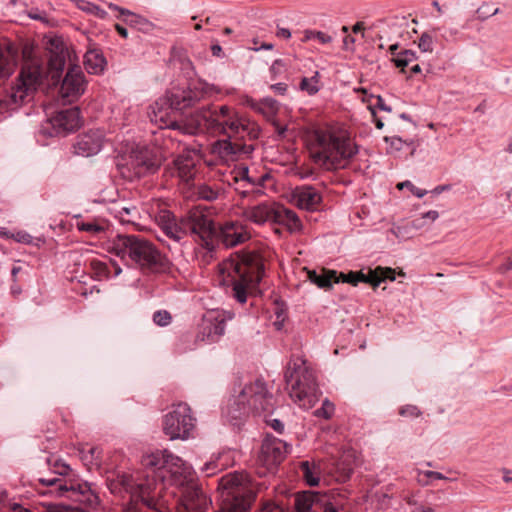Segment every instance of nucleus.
Listing matches in <instances>:
<instances>
[{"label": "nucleus", "instance_id": "nucleus-1", "mask_svg": "<svg viewBox=\"0 0 512 512\" xmlns=\"http://www.w3.org/2000/svg\"><path fill=\"white\" fill-rule=\"evenodd\" d=\"M144 470L136 477L119 473L107 479V486L114 494L123 491L135 501H141L149 509L163 512V492L168 486L181 487V501L186 510L205 512L209 501L203 490L190 478L183 460L168 450L157 451L142 459Z\"/></svg>", "mask_w": 512, "mask_h": 512}, {"label": "nucleus", "instance_id": "nucleus-2", "mask_svg": "<svg viewBox=\"0 0 512 512\" xmlns=\"http://www.w3.org/2000/svg\"><path fill=\"white\" fill-rule=\"evenodd\" d=\"M46 50L47 67L43 66L41 60L31 58L23 51L24 62L19 75L13 85L0 94V116L22 105L41 85L45 76H49L54 85L60 82L69 56L68 48L62 37L53 36L47 40Z\"/></svg>", "mask_w": 512, "mask_h": 512}, {"label": "nucleus", "instance_id": "nucleus-3", "mask_svg": "<svg viewBox=\"0 0 512 512\" xmlns=\"http://www.w3.org/2000/svg\"><path fill=\"white\" fill-rule=\"evenodd\" d=\"M187 133L197 134L208 132L211 134L227 135L232 137H249L257 139L260 127L253 121L240 115L234 108L223 105L219 109L211 105L202 107L191 116Z\"/></svg>", "mask_w": 512, "mask_h": 512}, {"label": "nucleus", "instance_id": "nucleus-4", "mask_svg": "<svg viewBox=\"0 0 512 512\" xmlns=\"http://www.w3.org/2000/svg\"><path fill=\"white\" fill-rule=\"evenodd\" d=\"M309 145L315 163L327 170L343 169L351 162L350 133L340 125L314 130Z\"/></svg>", "mask_w": 512, "mask_h": 512}, {"label": "nucleus", "instance_id": "nucleus-5", "mask_svg": "<svg viewBox=\"0 0 512 512\" xmlns=\"http://www.w3.org/2000/svg\"><path fill=\"white\" fill-rule=\"evenodd\" d=\"M46 462L52 473L62 476V478H38L39 484L47 488L46 490H39L40 493L67 498L74 502L83 503L88 507H95L99 504V497L92 491L90 484L73 474L72 469L65 461L51 455L47 457Z\"/></svg>", "mask_w": 512, "mask_h": 512}, {"label": "nucleus", "instance_id": "nucleus-6", "mask_svg": "<svg viewBox=\"0 0 512 512\" xmlns=\"http://www.w3.org/2000/svg\"><path fill=\"white\" fill-rule=\"evenodd\" d=\"M223 280L232 286L233 297L246 303L248 293L255 289L264 275V264L256 252L237 253L220 265Z\"/></svg>", "mask_w": 512, "mask_h": 512}, {"label": "nucleus", "instance_id": "nucleus-7", "mask_svg": "<svg viewBox=\"0 0 512 512\" xmlns=\"http://www.w3.org/2000/svg\"><path fill=\"white\" fill-rule=\"evenodd\" d=\"M111 251L124 261L154 272H164L170 265L151 241L139 235L118 234L112 241Z\"/></svg>", "mask_w": 512, "mask_h": 512}, {"label": "nucleus", "instance_id": "nucleus-8", "mask_svg": "<svg viewBox=\"0 0 512 512\" xmlns=\"http://www.w3.org/2000/svg\"><path fill=\"white\" fill-rule=\"evenodd\" d=\"M214 92L215 87L203 81H196L184 90L171 91L163 103H155L151 121L159 123L161 128L178 129L180 124L173 117V112L192 107L200 100L211 96Z\"/></svg>", "mask_w": 512, "mask_h": 512}, {"label": "nucleus", "instance_id": "nucleus-9", "mask_svg": "<svg viewBox=\"0 0 512 512\" xmlns=\"http://www.w3.org/2000/svg\"><path fill=\"white\" fill-rule=\"evenodd\" d=\"M285 382L289 395L300 407L311 408L319 400L321 391L318 387L314 370L301 357L290 359L285 373Z\"/></svg>", "mask_w": 512, "mask_h": 512}, {"label": "nucleus", "instance_id": "nucleus-10", "mask_svg": "<svg viewBox=\"0 0 512 512\" xmlns=\"http://www.w3.org/2000/svg\"><path fill=\"white\" fill-rule=\"evenodd\" d=\"M274 408L273 394L267 389L262 379L246 384L241 392L227 407V417L233 424H238L250 414L260 415L271 412Z\"/></svg>", "mask_w": 512, "mask_h": 512}, {"label": "nucleus", "instance_id": "nucleus-11", "mask_svg": "<svg viewBox=\"0 0 512 512\" xmlns=\"http://www.w3.org/2000/svg\"><path fill=\"white\" fill-rule=\"evenodd\" d=\"M196 419L186 403L173 405L172 411L163 418V432L171 440L187 439L195 427Z\"/></svg>", "mask_w": 512, "mask_h": 512}, {"label": "nucleus", "instance_id": "nucleus-12", "mask_svg": "<svg viewBox=\"0 0 512 512\" xmlns=\"http://www.w3.org/2000/svg\"><path fill=\"white\" fill-rule=\"evenodd\" d=\"M161 158L147 147L132 149L126 167L137 178L155 173L161 166Z\"/></svg>", "mask_w": 512, "mask_h": 512}, {"label": "nucleus", "instance_id": "nucleus-13", "mask_svg": "<svg viewBox=\"0 0 512 512\" xmlns=\"http://www.w3.org/2000/svg\"><path fill=\"white\" fill-rule=\"evenodd\" d=\"M289 451L288 443L267 434L263 439L258 461L269 471H273L286 458Z\"/></svg>", "mask_w": 512, "mask_h": 512}, {"label": "nucleus", "instance_id": "nucleus-14", "mask_svg": "<svg viewBox=\"0 0 512 512\" xmlns=\"http://www.w3.org/2000/svg\"><path fill=\"white\" fill-rule=\"evenodd\" d=\"M185 223L186 233H191L198 236L202 246L205 247L208 251H213V237L216 234L213 221L202 213L193 212L185 218Z\"/></svg>", "mask_w": 512, "mask_h": 512}, {"label": "nucleus", "instance_id": "nucleus-15", "mask_svg": "<svg viewBox=\"0 0 512 512\" xmlns=\"http://www.w3.org/2000/svg\"><path fill=\"white\" fill-rule=\"evenodd\" d=\"M226 318L224 313L211 311L206 313L199 325L196 342H217L225 333Z\"/></svg>", "mask_w": 512, "mask_h": 512}, {"label": "nucleus", "instance_id": "nucleus-16", "mask_svg": "<svg viewBox=\"0 0 512 512\" xmlns=\"http://www.w3.org/2000/svg\"><path fill=\"white\" fill-rule=\"evenodd\" d=\"M84 90L85 80L81 67L78 65H71L61 83V97L66 99L68 102H73L84 93Z\"/></svg>", "mask_w": 512, "mask_h": 512}, {"label": "nucleus", "instance_id": "nucleus-17", "mask_svg": "<svg viewBox=\"0 0 512 512\" xmlns=\"http://www.w3.org/2000/svg\"><path fill=\"white\" fill-rule=\"evenodd\" d=\"M49 123L53 130L51 135H66L80 127V110L78 107H71L58 111L49 119Z\"/></svg>", "mask_w": 512, "mask_h": 512}, {"label": "nucleus", "instance_id": "nucleus-18", "mask_svg": "<svg viewBox=\"0 0 512 512\" xmlns=\"http://www.w3.org/2000/svg\"><path fill=\"white\" fill-rule=\"evenodd\" d=\"M156 222L163 234L175 243H179L187 235L185 218L177 220L168 210L161 211L156 216Z\"/></svg>", "mask_w": 512, "mask_h": 512}, {"label": "nucleus", "instance_id": "nucleus-19", "mask_svg": "<svg viewBox=\"0 0 512 512\" xmlns=\"http://www.w3.org/2000/svg\"><path fill=\"white\" fill-rule=\"evenodd\" d=\"M231 138L217 140L212 144V153L224 161H235L243 155H250L254 150L252 145L231 142Z\"/></svg>", "mask_w": 512, "mask_h": 512}, {"label": "nucleus", "instance_id": "nucleus-20", "mask_svg": "<svg viewBox=\"0 0 512 512\" xmlns=\"http://www.w3.org/2000/svg\"><path fill=\"white\" fill-rule=\"evenodd\" d=\"M103 133L99 130H90L79 134L73 145L74 152L83 157L97 154L103 145Z\"/></svg>", "mask_w": 512, "mask_h": 512}, {"label": "nucleus", "instance_id": "nucleus-21", "mask_svg": "<svg viewBox=\"0 0 512 512\" xmlns=\"http://www.w3.org/2000/svg\"><path fill=\"white\" fill-rule=\"evenodd\" d=\"M219 241L227 248L235 247L251 237L247 228L239 222H226L220 229Z\"/></svg>", "mask_w": 512, "mask_h": 512}, {"label": "nucleus", "instance_id": "nucleus-22", "mask_svg": "<svg viewBox=\"0 0 512 512\" xmlns=\"http://www.w3.org/2000/svg\"><path fill=\"white\" fill-rule=\"evenodd\" d=\"M386 280H395V270L389 267H376L375 269H368L366 272L361 270L354 272V286L358 282H364L372 285L374 288L380 285L381 282Z\"/></svg>", "mask_w": 512, "mask_h": 512}, {"label": "nucleus", "instance_id": "nucleus-23", "mask_svg": "<svg viewBox=\"0 0 512 512\" xmlns=\"http://www.w3.org/2000/svg\"><path fill=\"white\" fill-rule=\"evenodd\" d=\"M18 61V49L6 39L0 40V78L9 77Z\"/></svg>", "mask_w": 512, "mask_h": 512}, {"label": "nucleus", "instance_id": "nucleus-24", "mask_svg": "<svg viewBox=\"0 0 512 512\" xmlns=\"http://www.w3.org/2000/svg\"><path fill=\"white\" fill-rule=\"evenodd\" d=\"M309 279L319 288L327 289L330 288L333 283L342 282L352 284V271L348 273H337L334 270H324L321 274H318L316 271H311L309 272Z\"/></svg>", "mask_w": 512, "mask_h": 512}, {"label": "nucleus", "instance_id": "nucleus-25", "mask_svg": "<svg viewBox=\"0 0 512 512\" xmlns=\"http://www.w3.org/2000/svg\"><path fill=\"white\" fill-rule=\"evenodd\" d=\"M293 197L297 206L305 210H315L322 200L319 192L311 186H303L297 189Z\"/></svg>", "mask_w": 512, "mask_h": 512}, {"label": "nucleus", "instance_id": "nucleus-26", "mask_svg": "<svg viewBox=\"0 0 512 512\" xmlns=\"http://www.w3.org/2000/svg\"><path fill=\"white\" fill-rule=\"evenodd\" d=\"M273 215L274 218L272 222L286 226L290 232H297L302 228L301 221L296 212L283 205H277Z\"/></svg>", "mask_w": 512, "mask_h": 512}, {"label": "nucleus", "instance_id": "nucleus-27", "mask_svg": "<svg viewBox=\"0 0 512 512\" xmlns=\"http://www.w3.org/2000/svg\"><path fill=\"white\" fill-rule=\"evenodd\" d=\"M109 8L112 10H117L120 12L122 16H125L124 21L129 24L131 27L136 28L139 31L147 33L152 30L153 23L143 16L137 15L125 8H121L115 4L110 3Z\"/></svg>", "mask_w": 512, "mask_h": 512}, {"label": "nucleus", "instance_id": "nucleus-28", "mask_svg": "<svg viewBox=\"0 0 512 512\" xmlns=\"http://www.w3.org/2000/svg\"><path fill=\"white\" fill-rule=\"evenodd\" d=\"M107 65L106 59L99 49H89L84 55V66L89 74H101Z\"/></svg>", "mask_w": 512, "mask_h": 512}, {"label": "nucleus", "instance_id": "nucleus-29", "mask_svg": "<svg viewBox=\"0 0 512 512\" xmlns=\"http://www.w3.org/2000/svg\"><path fill=\"white\" fill-rule=\"evenodd\" d=\"M354 98L359 99L362 104H366V109L370 111L372 117H375L376 108L387 112L392 110L390 106L386 105L381 96L368 95L365 90L354 89Z\"/></svg>", "mask_w": 512, "mask_h": 512}, {"label": "nucleus", "instance_id": "nucleus-30", "mask_svg": "<svg viewBox=\"0 0 512 512\" xmlns=\"http://www.w3.org/2000/svg\"><path fill=\"white\" fill-rule=\"evenodd\" d=\"M277 205H270L266 203H262L251 207L246 211V215L249 220L257 224H263L265 222H272L274 218V213L276 211Z\"/></svg>", "mask_w": 512, "mask_h": 512}, {"label": "nucleus", "instance_id": "nucleus-31", "mask_svg": "<svg viewBox=\"0 0 512 512\" xmlns=\"http://www.w3.org/2000/svg\"><path fill=\"white\" fill-rule=\"evenodd\" d=\"M318 497L309 492L298 493L294 498V508L297 512H319Z\"/></svg>", "mask_w": 512, "mask_h": 512}, {"label": "nucleus", "instance_id": "nucleus-32", "mask_svg": "<svg viewBox=\"0 0 512 512\" xmlns=\"http://www.w3.org/2000/svg\"><path fill=\"white\" fill-rule=\"evenodd\" d=\"M174 165L177 170L178 176L183 181L188 182L193 178L195 174V162L192 157L179 155L174 160Z\"/></svg>", "mask_w": 512, "mask_h": 512}, {"label": "nucleus", "instance_id": "nucleus-33", "mask_svg": "<svg viewBox=\"0 0 512 512\" xmlns=\"http://www.w3.org/2000/svg\"><path fill=\"white\" fill-rule=\"evenodd\" d=\"M302 476L309 486H317L320 482L319 468L315 464H310L308 461L300 463Z\"/></svg>", "mask_w": 512, "mask_h": 512}, {"label": "nucleus", "instance_id": "nucleus-34", "mask_svg": "<svg viewBox=\"0 0 512 512\" xmlns=\"http://www.w3.org/2000/svg\"><path fill=\"white\" fill-rule=\"evenodd\" d=\"M385 142L388 144L387 146V153L389 154H396L403 150L405 146L411 148V154L414 153L415 147L413 141H406L403 140L401 137L398 136H392V137H385Z\"/></svg>", "mask_w": 512, "mask_h": 512}, {"label": "nucleus", "instance_id": "nucleus-35", "mask_svg": "<svg viewBox=\"0 0 512 512\" xmlns=\"http://www.w3.org/2000/svg\"><path fill=\"white\" fill-rule=\"evenodd\" d=\"M267 175H263L259 178H252L249 175V169L248 167H242L238 170L236 176H234L233 180L235 183H243L242 187H245V183L251 185L252 187L259 185L262 186L264 181L266 180Z\"/></svg>", "mask_w": 512, "mask_h": 512}, {"label": "nucleus", "instance_id": "nucleus-36", "mask_svg": "<svg viewBox=\"0 0 512 512\" xmlns=\"http://www.w3.org/2000/svg\"><path fill=\"white\" fill-rule=\"evenodd\" d=\"M299 88L301 91L307 92L309 95H315L319 90V72L316 71L310 78L303 77L300 81Z\"/></svg>", "mask_w": 512, "mask_h": 512}, {"label": "nucleus", "instance_id": "nucleus-37", "mask_svg": "<svg viewBox=\"0 0 512 512\" xmlns=\"http://www.w3.org/2000/svg\"><path fill=\"white\" fill-rule=\"evenodd\" d=\"M221 193L222 190L220 188L208 184H201L197 187V195L202 200L214 201L219 198Z\"/></svg>", "mask_w": 512, "mask_h": 512}, {"label": "nucleus", "instance_id": "nucleus-38", "mask_svg": "<svg viewBox=\"0 0 512 512\" xmlns=\"http://www.w3.org/2000/svg\"><path fill=\"white\" fill-rule=\"evenodd\" d=\"M417 60L416 52L412 50H403L398 52L393 58L392 61L394 64L401 68L402 70L407 67L410 63Z\"/></svg>", "mask_w": 512, "mask_h": 512}, {"label": "nucleus", "instance_id": "nucleus-39", "mask_svg": "<svg viewBox=\"0 0 512 512\" xmlns=\"http://www.w3.org/2000/svg\"><path fill=\"white\" fill-rule=\"evenodd\" d=\"M89 271L98 280L107 278L110 273L107 263L98 259H91L89 261Z\"/></svg>", "mask_w": 512, "mask_h": 512}, {"label": "nucleus", "instance_id": "nucleus-40", "mask_svg": "<svg viewBox=\"0 0 512 512\" xmlns=\"http://www.w3.org/2000/svg\"><path fill=\"white\" fill-rule=\"evenodd\" d=\"M83 507L79 506H68V505H61V504H50L47 508L48 512H90L91 510H96L98 504L95 507H88L83 503L78 502Z\"/></svg>", "mask_w": 512, "mask_h": 512}, {"label": "nucleus", "instance_id": "nucleus-41", "mask_svg": "<svg viewBox=\"0 0 512 512\" xmlns=\"http://www.w3.org/2000/svg\"><path fill=\"white\" fill-rule=\"evenodd\" d=\"M77 228L80 231H85L95 236L105 232V226L96 221L78 222Z\"/></svg>", "mask_w": 512, "mask_h": 512}, {"label": "nucleus", "instance_id": "nucleus-42", "mask_svg": "<svg viewBox=\"0 0 512 512\" xmlns=\"http://www.w3.org/2000/svg\"><path fill=\"white\" fill-rule=\"evenodd\" d=\"M138 214L137 208L132 207H122L117 211V217L122 223L134 224L136 216Z\"/></svg>", "mask_w": 512, "mask_h": 512}, {"label": "nucleus", "instance_id": "nucleus-43", "mask_svg": "<svg viewBox=\"0 0 512 512\" xmlns=\"http://www.w3.org/2000/svg\"><path fill=\"white\" fill-rule=\"evenodd\" d=\"M335 411V406L332 402H330L328 399H325L322 402V405L320 408L316 409L314 411V415L318 418H323L325 420H329Z\"/></svg>", "mask_w": 512, "mask_h": 512}, {"label": "nucleus", "instance_id": "nucleus-44", "mask_svg": "<svg viewBox=\"0 0 512 512\" xmlns=\"http://www.w3.org/2000/svg\"><path fill=\"white\" fill-rule=\"evenodd\" d=\"M316 39L322 44H326L331 42L332 38L328 34L321 31L314 30H305L303 42H307L309 40Z\"/></svg>", "mask_w": 512, "mask_h": 512}, {"label": "nucleus", "instance_id": "nucleus-45", "mask_svg": "<svg viewBox=\"0 0 512 512\" xmlns=\"http://www.w3.org/2000/svg\"><path fill=\"white\" fill-rule=\"evenodd\" d=\"M259 106L260 111L267 112L268 114L271 115L276 114L279 110V103L271 97H267L261 100Z\"/></svg>", "mask_w": 512, "mask_h": 512}, {"label": "nucleus", "instance_id": "nucleus-46", "mask_svg": "<svg viewBox=\"0 0 512 512\" xmlns=\"http://www.w3.org/2000/svg\"><path fill=\"white\" fill-rule=\"evenodd\" d=\"M172 320L171 314L166 310H159L153 314V321L158 326H167Z\"/></svg>", "mask_w": 512, "mask_h": 512}, {"label": "nucleus", "instance_id": "nucleus-47", "mask_svg": "<svg viewBox=\"0 0 512 512\" xmlns=\"http://www.w3.org/2000/svg\"><path fill=\"white\" fill-rule=\"evenodd\" d=\"M397 187L400 190H402L404 187H407L411 191V193L417 198H423L428 193L427 190L416 187L409 180L399 183Z\"/></svg>", "mask_w": 512, "mask_h": 512}, {"label": "nucleus", "instance_id": "nucleus-48", "mask_svg": "<svg viewBox=\"0 0 512 512\" xmlns=\"http://www.w3.org/2000/svg\"><path fill=\"white\" fill-rule=\"evenodd\" d=\"M418 47L422 52H432L433 38L428 33H423L419 38Z\"/></svg>", "mask_w": 512, "mask_h": 512}, {"label": "nucleus", "instance_id": "nucleus-49", "mask_svg": "<svg viewBox=\"0 0 512 512\" xmlns=\"http://www.w3.org/2000/svg\"><path fill=\"white\" fill-rule=\"evenodd\" d=\"M222 468L223 465L220 466L217 460H212L204 464V466L202 467V471L205 472L206 476H212L216 474L218 471H221Z\"/></svg>", "mask_w": 512, "mask_h": 512}, {"label": "nucleus", "instance_id": "nucleus-50", "mask_svg": "<svg viewBox=\"0 0 512 512\" xmlns=\"http://www.w3.org/2000/svg\"><path fill=\"white\" fill-rule=\"evenodd\" d=\"M399 414L403 417H419L421 411L415 405H406L399 410Z\"/></svg>", "mask_w": 512, "mask_h": 512}, {"label": "nucleus", "instance_id": "nucleus-51", "mask_svg": "<svg viewBox=\"0 0 512 512\" xmlns=\"http://www.w3.org/2000/svg\"><path fill=\"white\" fill-rule=\"evenodd\" d=\"M284 68H285V63L282 59L275 60L270 67V73L272 75V79H276Z\"/></svg>", "mask_w": 512, "mask_h": 512}, {"label": "nucleus", "instance_id": "nucleus-52", "mask_svg": "<svg viewBox=\"0 0 512 512\" xmlns=\"http://www.w3.org/2000/svg\"><path fill=\"white\" fill-rule=\"evenodd\" d=\"M1 512H32L19 503H8Z\"/></svg>", "mask_w": 512, "mask_h": 512}, {"label": "nucleus", "instance_id": "nucleus-53", "mask_svg": "<svg viewBox=\"0 0 512 512\" xmlns=\"http://www.w3.org/2000/svg\"><path fill=\"white\" fill-rule=\"evenodd\" d=\"M270 89L277 95H281V96H284L287 94V91H288V85L284 82H279V83H275V84H272L270 86Z\"/></svg>", "mask_w": 512, "mask_h": 512}, {"label": "nucleus", "instance_id": "nucleus-54", "mask_svg": "<svg viewBox=\"0 0 512 512\" xmlns=\"http://www.w3.org/2000/svg\"><path fill=\"white\" fill-rule=\"evenodd\" d=\"M259 512H285L282 507L274 503L267 502L263 505Z\"/></svg>", "mask_w": 512, "mask_h": 512}, {"label": "nucleus", "instance_id": "nucleus-55", "mask_svg": "<svg viewBox=\"0 0 512 512\" xmlns=\"http://www.w3.org/2000/svg\"><path fill=\"white\" fill-rule=\"evenodd\" d=\"M353 31L354 35L361 34L362 38L367 37V29L364 22H357L356 24H354Z\"/></svg>", "mask_w": 512, "mask_h": 512}, {"label": "nucleus", "instance_id": "nucleus-56", "mask_svg": "<svg viewBox=\"0 0 512 512\" xmlns=\"http://www.w3.org/2000/svg\"><path fill=\"white\" fill-rule=\"evenodd\" d=\"M276 432L282 434L284 431V424L279 419H272L266 421Z\"/></svg>", "mask_w": 512, "mask_h": 512}, {"label": "nucleus", "instance_id": "nucleus-57", "mask_svg": "<svg viewBox=\"0 0 512 512\" xmlns=\"http://www.w3.org/2000/svg\"><path fill=\"white\" fill-rule=\"evenodd\" d=\"M498 12H499V9H498V8H496V9H495L493 12H491V13H490V12H487V10H484V6L479 7V8L477 9L478 18H479V19H482V20L487 19V18H488V17H490V16L496 15Z\"/></svg>", "mask_w": 512, "mask_h": 512}, {"label": "nucleus", "instance_id": "nucleus-58", "mask_svg": "<svg viewBox=\"0 0 512 512\" xmlns=\"http://www.w3.org/2000/svg\"><path fill=\"white\" fill-rule=\"evenodd\" d=\"M15 239L20 243L29 244L32 241V236L26 232H18L15 236Z\"/></svg>", "mask_w": 512, "mask_h": 512}, {"label": "nucleus", "instance_id": "nucleus-59", "mask_svg": "<svg viewBox=\"0 0 512 512\" xmlns=\"http://www.w3.org/2000/svg\"><path fill=\"white\" fill-rule=\"evenodd\" d=\"M83 10L95 13L96 15H104L105 12L99 8V6H96L91 3H87L85 7H81Z\"/></svg>", "mask_w": 512, "mask_h": 512}, {"label": "nucleus", "instance_id": "nucleus-60", "mask_svg": "<svg viewBox=\"0 0 512 512\" xmlns=\"http://www.w3.org/2000/svg\"><path fill=\"white\" fill-rule=\"evenodd\" d=\"M424 475L427 477V478H430V479H435V480H442V479H446V477L440 473V472H436V471H425L424 472Z\"/></svg>", "mask_w": 512, "mask_h": 512}, {"label": "nucleus", "instance_id": "nucleus-61", "mask_svg": "<svg viewBox=\"0 0 512 512\" xmlns=\"http://www.w3.org/2000/svg\"><path fill=\"white\" fill-rule=\"evenodd\" d=\"M451 189V185L450 184H445V185H438L436 186L433 190H431V193L433 195H439L445 191H449Z\"/></svg>", "mask_w": 512, "mask_h": 512}, {"label": "nucleus", "instance_id": "nucleus-62", "mask_svg": "<svg viewBox=\"0 0 512 512\" xmlns=\"http://www.w3.org/2000/svg\"><path fill=\"white\" fill-rule=\"evenodd\" d=\"M319 510L322 512H340L332 503L327 502L325 504H320Z\"/></svg>", "mask_w": 512, "mask_h": 512}, {"label": "nucleus", "instance_id": "nucleus-63", "mask_svg": "<svg viewBox=\"0 0 512 512\" xmlns=\"http://www.w3.org/2000/svg\"><path fill=\"white\" fill-rule=\"evenodd\" d=\"M439 217V213L436 210H430L422 215V219H428L434 222Z\"/></svg>", "mask_w": 512, "mask_h": 512}, {"label": "nucleus", "instance_id": "nucleus-64", "mask_svg": "<svg viewBox=\"0 0 512 512\" xmlns=\"http://www.w3.org/2000/svg\"><path fill=\"white\" fill-rule=\"evenodd\" d=\"M411 512H435V510L428 506L415 505Z\"/></svg>", "mask_w": 512, "mask_h": 512}]
</instances>
